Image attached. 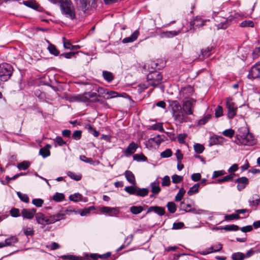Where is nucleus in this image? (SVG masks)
Here are the masks:
<instances>
[{"mask_svg":"<svg viewBox=\"0 0 260 260\" xmlns=\"http://www.w3.org/2000/svg\"><path fill=\"white\" fill-rule=\"evenodd\" d=\"M49 217L51 219V224H53L56 222L59 221L61 220H64L66 218V213H63L62 210H60L53 214H50Z\"/></svg>","mask_w":260,"mask_h":260,"instance_id":"ddd939ff","label":"nucleus"},{"mask_svg":"<svg viewBox=\"0 0 260 260\" xmlns=\"http://www.w3.org/2000/svg\"><path fill=\"white\" fill-rule=\"evenodd\" d=\"M59 257L62 260H82V257L81 255H76L70 253L61 255Z\"/></svg>","mask_w":260,"mask_h":260,"instance_id":"dca6fc26","label":"nucleus"},{"mask_svg":"<svg viewBox=\"0 0 260 260\" xmlns=\"http://www.w3.org/2000/svg\"><path fill=\"white\" fill-rule=\"evenodd\" d=\"M222 248V245L219 242L217 244L211 245L210 247L207 248L204 250L198 251V253L202 255H206L210 253L220 252Z\"/></svg>","mask_w":260,"mask_h":260,"instance_id":"9d476101","label":"nucleus"},{"mask_svg":"<svg viewBox=\"0 0 260 260\" xmlns=\"http://www.w3.org/2000/svg\"><path fill=\"white\" fill-rule=\"evenodd\" d=\"M225 174V173L223 170L215 171L213 172L212 178L214 179L218 177L222 176Z\"/></svg>","mask_w":260,"mask_h":260,"instance_id":"e2e57ef3","label":"nucleus"},{"mask_svg":"<svg viewBox=\"0 0 260 260\" xmlns=\"http://www.w3.org/2000/svg\"><path fill=\"white\" fill-rule=\"evenodd\" d=\"M85 128L88 131V133L92 134L94 137H97L99 136V133L93 128L91 125L86 124L85 126Z\"/></svg>","mask_w":260,"mask_h":260,"instance_id":"a18cd8bd","label":"nucleus"},{"mask_svg":"<svg viewBox=\"0 0 260 260\" xmlns=\"http://www.w3.org/2000/svg\"><path fill=\"white\" fill-rule=\"evenodd\" d=\"M200 187V184H195L193 186L190 188L188 191V195H191L192 194L197 193L198 192L199 188Z\"/></svg>","mask_w":260,"mask_h":260,"instance_id":"49530a36","label":"nucleus"},{"mask_svg":"<svg viewBox=\"0 0 260 260\" xmlns=\"http://www.w3.org/2000/svg\"><path fill=\"white\" fill-rule=\"evenodd\" d=\"M260 77V62L256 63L253 66L249 71L248 78L253 79Z\"/></svg>","mask_w":260,"mask_h":260,"instance_id":"f8f14e48","label":"nucleus"},{"mask_svg":"<svg viewBox=\"0 0 260 260\" xmlns=\"http://www.w3.org/2000/svg\"><path fill=\"white\" fill-rule=\"evenodd\" d=\"M13 68L10 64L4 63L0 64V80L2 81L8 80L13 73Z\"/></svg>","mask_w":260,"mask_h":260,"instance_id":"20e7f679","label":"nucleus"},{"mask_svg":"<svg viewBox=\"0 0 260 260\" xmlns=\"http://www.w3.org/2000/svg\"><path fill=\"white\" fill-rule=\"evenodd\" d=\"M48 50H49V52H50L51 54H53V55H55V56H57V55H58V54H59V52H58V51L57 50V49L56 48V47H55V46H54V45H53L50 44V45L48 46Z\"/></svg>","mask_w":260,"mask_h":260,"instance_id":"5fc2aeb1","label":"nucleus"},{"mask_svg":"<svg viewBox=\"0 0 260 260\" xmlns=\"http://www.w3.org/2000/svg\"><path fill=\"white\" fill-rule=\"evenodd\" d=\"M240 26L241 27H253L254 23L252 21L250 20H245L241 23Z\"/></svg>","mask_w":260,"mask_h":260,"instance_id":"13d9d810","label":"nucleus"},{"mask_svg":"<svg viewBox=\"0 0 260 260\" xmlns=\"http://www.w3.org/2000/svg\"><path fill=\"white\" fill-rule=\"evenodd\" d=\"M134 160L137 161H145L147 160V157L143 154H135L133 155Z\"/></svg>","mask_w":260,"mask_h":260,"instance_id":"37998d69","label":"nucleus"},{"mask_svg":"<svg viewBox=\"0 0 260 260\" xmlns=\"http://www.w3.org/2000/svg\"><path fill=\"white\" fill-rule=\"evenodd\" d=\"M67 175L69 177H70L71 178L76 180V181H79L81 179L82 175L80 174H75L74 172L69 171L67 173Z\"/></svg>","mask_w":260,"mask_h":260,"instance_id":"79ce46f5","label":"nucleus"},{"mask_svg":"<svg viewBox=\"0 0 260 260\" xmlns=\"http://www.w3.org/2000/svg\"><path fill=\"white\" fill-rule=\"evenodd\" d=\"M179 34L178 31H163L160 33V36L161 38H171Z\"/></svg>","mask_w":260,"mask_h":260,"instance_id":"c756f323","label":"nucleus"},{"mask_svg":"<svg viewBox=\"0 0 260 260\" xmlns=\"http://www.w3.org/2000/svg\"><path fill=\"white\" fill-rule=\"evenodd\" d=\"M150 186L151 191L152 193L157 194L160 191V188L159 187V182L158 181H156L152 183Z\"/></svg>","mask_w":260,"mask_h":260,"instance_id":"c85d7f7f","label":"nucleus"},{"mask_svg":"<svg viewBox=\"0 0 260 260\" xmlns=\"http://www.w3.org/2000/svg\"><path fill=\"white\" fill-rule=\"evenodd\" d=\"M62 14L66 17L73 20L76 18L74 6L71 0H63L60 5Z\"/></svg>","mask_w":260,"mask_h":260,"instance_id":"7ed1b4c3","label":"nucleus"},{"mask_svg":"<svg viewBox=\"0 0 260 260\" xmlns=\"http://www.w3.org/2000/svg\"><path fill=\"white\" fill-rule=\"evenodd\" d=\"M9 213L11 216L14 218L20 217L21 215V212H20V210L14 207L10 210Z\"/></svg>","mask_w":260,"mask_h":260,"instance_id":"2f4dec72","label":"nucleus"},{"mask_svg":"<svg viewBox=\"0 0 260 260\" xmlns=\"http://www.w3.org/2000/svg\"><path fill=\"white\" fill-rule=\"evenodd\" d=\"M23 4L29 8L32 9H37L38 8V4L35 1H25L23 2Z\"/></svg>","mask_w":260,"mask_h":260,"instance_id":"58836bf2","label":"nucleus"},{"mask_svg":"<svg viewBox=\"0 0 260 260\" xmlns=\"http://www.w3.org/2000/svg\"><path fill=\"white\" fill-rule=\"evenodd\" d=\"M83 196H69V200L75 203H77L79 201H84V202H86L88 201V199L87 198L83 199Z\"/></svg>","mask_w":260,"mask_h":260,"instance_id":"f704fd0d","label":"nucleus"},{"mask_svg":"<svg viewBox=\"0 0 260 260\" xmlns=\"http://www.w3.org/2000/svg\"><path fill=\"white\" fill-rule=\"evenodd\" d=\"M172 155V151L170 149H168L165 151L162 152L160 154V156L162 157L166 158L169 157Z\"/></svg>","mask_w":260,"mask_h":260,"instance_id":"69168bd1","label":"nucleus"},{"mask_svg":"<svg viewBox=\"0 0 260 260\" xmlns=\"http://www.w3.org/2000/svg\"><path fill=\"white\" fill-rule=\"evenodd\" d=\"M223 115V109L220 106H218L215 109V116L216 117H219Z\"/></svg>","mask_w":260,"mask_h":260,"instance_id":"680f3d73","label":"nucleus"},{"mask_svg":"<svg viewBox=\"0 0 260 260\" xmlns=\"http://www.w3.org/2000/svg\"><path fill=\"white\" fill-rule=\"evenodd\" d=\"M98 0H80V8L82 11L85 12L89 7H95V3Z\"/></svg>","mask_w":260,"mask_h":260,"instance_id":"4468645a","label":"nucleus"},{"mask_svg":"<svg viewBox=\"0 0 260 260\" xmlns=\"http://www.w3.org/2000/svg\"><path fill=\"white\" fill-rule=\"evenodd\" d=\"M118 96H120V94L117 92L114 91L108 90L107 92H106V95L105 96H104V98L106 99H110Z\"/></svg>","mask_w":260,"mask_h":260,"instance_id":"e433bc0d","label":"nucleus"},{"mask_svg":"<svg viewBox=\"0 0 260 260\" xmlns=\"http://www.w3.org/2000/svg\"><path fill=\"white\" fill-rule=\"evenodd\" d=\"M50 214L45 215L42 212H38L36 214V220L38 224L41 225V228L44 229L46 225L51 224Z\"/></svg>","mask_w":260,"mask_h":260,"instance_id":"0eeeda50","label":"nucleus"},{"mask_svg":"<svg viewBox=\"0 0 260 260\" xmlns=\"http://www.w3.org/2000/svg\"><path fill=\"white\" fill-rule=\"evenodd\" d=\"M183 210L186 212L193 211L196 214H201L202 213H209L210 214H212L213 213V212H210L208 210L200 209L197 210L194 208H190L189 209H185Z\"/></svg>","mask_w":260,"mask_h":260,"instance_id":"cd10ccee","label":"nucleus"},{"mask_svg":"<svg viewBox=\"0 0 260 260\" xmlns=\"http://www.w3.org/2000/svg\"><path fill=\"white\" fill-rule=\"evenodd\" d=\"M126 191L129 194L137 193V195H147L148 193V190L146 188L139 189L133 186H128L125 188Z\"/></svg>","mask_w":260,"mask_h":260,"instance_id":"9b49d317","label":"nucleus"},{"mask_svg":"<svg viewBox=\"0 0 260 260\" xmlns=\"http://www.w3.org/2000/svg\"><path fill=\"white\" fill-rule=\"evenodd\" d=\"M5 242L6 246H11L13 243H17L18 242V239L16 236L11 235L5 240Z\"/></svg>","mask_w":260,"mask_h":260,"instance_id":"393cba45","label":"nucleus"},{"mask_svg":"<svg viewBox=\"0 0 260 260\" xmlns=\"http://www.w3.org/2000/svg\"><path fill=\"white\" fill-rule=\"evenodd\" d=\"M139 35V32L138 30H136L133 33V34L131 36L124 38L122 40V42L124 44L133 42L137 40Z\"/></svg>","mask_w":260,"mask_h":260,"instance_id":"f3484780","label":"nucleus"},{"mask_svg":"<svg viewBox=\"0 0 260 260\" xmlns=\"http://www.w3.org/2000/svg\"><path fill=\"white\" fill-rule=\"evenodd\" d=\"M44 203V200L41 198L34 199L32 201V204L37 207H42Z\"/></svg>","mask_w":260,"mask_h":260,"instance_id":"8fccbe9b","label":"nucleus"},{"mask_svg":"<svg viewBox=\"0 0 260 260\" xmlns=\"http://www.w3.org/2000/svg\"><path fill=\"white\" fill-rule=\"evenodd\" d=\"M166 207L170 213H174L177 210L176 205L173 201L168 202Z\"/></svg>","mask_w":260,"mask_h":260,"instance_id":"473e14b6","label":"nucleus"},{"mask_svg":"<svg viewBox=\"0 0 260 260\" xmlns=\"http://www.w3.org/2000/svg\"><path fill=\"white\" fill-rule=\"evenodd\" d=\"M126 180L133 185L136 184L135 178L133 173L130 171H126L124 173Z\"/></svg>","mask_w":260,"mask_h":260,"instance_id":"a878e982","label":"nucleus"},{"mask_svg":"<svg viewBox=\"0 0 260 260\" xmlns=\"http://www.w3.org/2000/svg\"><path fill=\"white\" fill-rule=\"evenodd\" d=\"M209 20H202L200 17H197L193 22V24L196 26L201 27L205 25L206 22Z\"/></svg>","mask_w":260,"mask_h":260,"instance_id":"72a5a7b5","label":"nucleus"},{"mask_svg":"<svg viewBox=\"0 0 260 260\" xmlns=\"http://www.w3.org/2000/svg\"><path fill=\"white\" fill-rule=\"evenodd\" d=\"M51 147L50 144H46L44 148L40 149L39 153L43 157L45 158L49 156L50 154L49 149Z\"/></svg>","mask_w":260,"mask_h":260,"instance_id":"412c9836","label":"nucleus"},{"mask_svg":"<svg viewBox=\"0 0 260 260\" xmlns=\"http://www.w3.org/2000/svg\"><path fill=\"white\" fill-rule=\"evenodd\" d=\"M63 46L66 49L70 50H75L80 48V46L79 45H72L70 42L67 40L65 38H63Z\"/></svg>","mask_w":260,"mask_h":260,"instance_id":"b1692460","label":"nucleus"},{"mask_svg":"<svg viewBox=\"0 0 260 260\" xmlns=\"http://www.w3.org/2000/svg\"><path fill=\"white\" fill-rule=\"evenodd\" d=\"M150 129L153 130H157L161 132H163L164 131V129L162 127V125L161 123H157L153 124L150 126L149 128Z\"/></svg>","mask_w":260,"mask_h":260,"instance_id":"603ef678","label":"nucleus"},{"mask_svg":"<svg viewBox=\"0 0 260 260\" xmlns=\"http://www.w3.org/2000/svg\"><path fill=\"white\" fill-rule=\"evenodd\" d=\"M196 104V100L193 99L185 100L182 106L178 102L173 101L171 106L174 120L181 123L190 121L191 119L188 117V115H193Z\"/></svg>","mask_w":260,"mask_h":260,"instance_id":"f257e3e1","label":"nucleus"},{"mask_svg":"<svg viewBox=\"0 0 260 260\" xmlns=\"http://www.w3.org/2000/svg\"><path fill=\"white\" fill-rule=\"evenodd\" d=\"M166 137L164 135H157L156 137L151 139V140L157 145H159L161 142L165 141Z\"/></svg>","mask_w":260,"mask_h":260,"instance_id":"c9c22d12","label":"nucleus"},{"mask_svg":"<svg viewBox=\"0 0 260 260\" xmlns=\"http://www.w3.org/2000/svg\"><path fill=\"white\" fill-rule=\"evenodd\" d=\"M103 76L105 80L109 82L112 81L114 79L112 74L111 72L108 71H103Z\"/></svg>","mask_w":260,"mask_h":260,"instance_id":"ea45409f","label":"nucleus"},{"mask_svg":"<svg viewBox=\"0 0 260 260\" xmlns=\"http://www.w3.org/2000/svg\"><path fill=\"white\" fill-rule=\"evenodd\" d=\"M243 217H240L236 213L230 214H225L224 216V220L226 221H231L234 220H239L242 219Z\"/></svg>","mask_w":260,"mask_h":260,"instance_id":"4be33fe9","label":"nucleus"},{"mask_svg":"<svg viewBox=\"0 0 260 260\" xmlns=\"http://www.w3.org/2000/svg\"><path fill=\"white\" fill-rule=\"evenodd\" d=\"M171 180L168 176H165L162 178V186H169L170 184Z\"/></svg>","mask_w":260,"mask_h":260,"instance_id":"4d7b16f0","label":"nucleus"},{"mask_svg":"<svg viewBox=\"0 0 260 260\" xmlns=\"http://www.w3.org/2000/svg\"><path fill=\"white\" fill-rule=\"evenodd\" d=\"M30 166V162L28 161H23L17 165V168L20 170H25Z\"/></svg>","mask_w":260,"mask_h":260,"instance_id":"a19ab883","label":"nucleus"},{"mask_svg":"<svg viewBox=\"0 0 260 260\" xmlns=\"http://www.w3.org/2000/svg\"><path fill=\"white\" fill-rule=\"evenodd\" d=\"M96 96V93L86 92L83 94H77L71 97L70 101L71 102L90 103V98H93Z\"/></svg>","mask_w":260,"mask_h":260,"instance_id":"423d86ee","label":"nucleus"},{"mask_svg":"<svg viewBox=\"0 0 260 260\" xmlns=\"http://www.w3.org/2000/svg\"><path fill=\"white\" fill-rule=\"evenodd\" d=\"M77 214H79L81 216H87L89 214V212H88V210H87L86 208H84L83 209H79L78 211H77Z\"/></svg>","mask_w":260,"mask_h":260,"instance_id":"0e129e2a","label":"nucleus"},{"mask_svg":"<svg viewBox=\"0 0 260 260\" xmlns=\"http://www.w3.org/2000/svg\"><path fill=\"white\" fill-rule=\"evenodd\" d=\"M66 196H50V201H54L55 202H61L64 201H66Z\"/></svg>","mask_w":260,"mask_h":260,"instance_id":"de8ad7c7","label":"nucleus"},{"mask_svg":"<svg viewBox=\"0 0 260 260\" xmlns=\"http://www.w3.org/2000/svg\"><path fill=\"white\" fill-rule=\"evenodd\" d=\"M172 182L174 183H178L180 182L183 180V177L177 175H174L172 177Z\"/></svg>","mask_w":260,"mask_h":260,"instance_id":"052dcab7","label":"nucleus"},{"mask_svg":"<svg viewBox=\"0 0 260 260\" xmlns=\"http://www.w3.org/2000/svg\"><path fill=\"white\" fill-rule=\"evenodd\" d=\"M23 234L26 236H33L35 234V231L33 228H23L22 229Z\"/></svg>","mask_w":260,"mask_h":260,"instance_id":"4c0bfd02","label":"nucleus"},{"mask_svg":"<svg viewBox=\"0 0 260 260\" xmlns=\"http://www.w3.org/2000/svg\"><path fill=\"white\" fill-rule=\"evenodd\" d=\"M194 149L196 153H201L204 150V147L203 145L200 144H196L194 145Z\"/></svg>","mask_w":260,"mask_h":260,"instance_id":"864d4df0","label":"nucleus"},{"mask_svg":"<svg viewBox=\"0 0 260 260\" xmlns=\"http://www.w3.org/2000/svg\"><path fill=\"white\" fill-rule=\"evenodd\" d=\"M244 253L242 252H234L231 255L232 260H244Z\"/></svg>","mask_w":260,"mask_h":260,"instance_id":"7c9ffc66","label":"nucleus"},{"mask_svg":"<svg viewBox=\"0 0 260 260\" xmlns=\"http://www.w3.org/2000/svg\"><path fill=\"white\" fill-rule=\"evenodd\" d=\"M50 249L54 250L59 249L60 247V245L55 242H52L49 245Z\"/></svg>","mask_w":260,"mask_h":260,"instance_id":"774afa93","label":"nucleus"},{"mask_svg":"<svg viewBox=\"0 0 260 260\" xmlns=\"http://www.w3.org/2000/svg\"><path fill=\"white\" fill-rule=\"evenodd\" d=\"M153 212L159 216L165 215L169 218V215L166 213V209L164 207L159 206L157 205H152L147 208L146 214Z\"/></svg>","mask_w":260,"mask_h":260,"instance_id":"1a4fd4ad","label":"nucleus"},{"mask_svg":"<svg viewBox=\"0 0 260 260\" xmlns=\"http://www.w3.org/2000/svg\"><path fill=\"white\" fill-rule=\"evenodd\" d=\"M222 134L224 136L231 138L234 135V131L232 129H226L222 132Z\"/></svg>","mask_w":260,"mask_h":260,"instance_id":"6e6d98bb","label":"nucleus"},{"mask_svg":"<svg viewBox=\"0 0 260 260\" xmlns=\"http://www.w3.org/2000/svg\"><path fill=\"white\" fill-rule=\"evenodd\" d=\"M240 226L237 224H231L224 226L223 230L225 232H236L239 231Z\"/></svg>","mask_w":260,"mask_h":260,"instance_id":"bb28decb","label":"nucleus"},{"mask_svg":"<svg viewBox=\"0 0 260 260\" xmlns=\"http://www.w3.org/2000/svg\"><path fill=\"white\" fill-rule=\"evenodd\" d=\"M21 216L23 219L31 220L34 218L33 214L28 209L23 208L21 210Z\"/></svg>","mask_w":260,"mask_h":260,"instance_id":"5701e85b","label":"nucleus"},{"mask_svg":"<svg viewBox=\"0 0 260 260\" xmlns=\"http://www.w3.org/2000/svg\"><path fill=\"white\" fill-rule=\"evenodd\" d=\"M239 230H240L242 233H247L252 231L253 227L252 225H247L242 228L240 227Z\"/></svg>","mask_w":260,"mask_h":260,"instance_id":"3c124183","label":"nucleus"},{"mask_svg":"<svg viewBox=\"0 0 260 260\" xmlns=\"http://www.w3.org/2000/svg\"><path fill=\"white\" fill-rule=\"evenodd\" d=\"M260 55V48L256 47L252 52V55L253 59H256Z\"/></svg>","mask_w":260,"mask_h":260,"instance_id":"bf43d9fd","label":"nucleus"},{"mask_svg":"<svg viewBox=\"0 0 260 260\" xmlns=\"http://www.w3.org/2000/svg\"><path fill=\"white\" fill-rule=\"evenodd\" d=\"M120 207H112L103 206L99 207V211L106 216L120 218L118 216L120 213Z\"/></svg>","mask_w":260,"mask_h":260,"instance_id":"39448f33","label":"nucleus"},{"mask_svg":"<svg viewBox=\"0 0 260 260\" xmlns=\"http://www.w3.org/2000/svg\"><path fill=\"white\" fill-rule=\"evenodd\" d=\"M255 253V251L254 250L253 248H250L249 250H247L246 253H244V258H247L251 256H252Z\"/></svg>","mask_w":260,"mask_h":260,"instance_id":"338daca9","label":"nucleus"},{"mask_svg":"<svg viewBox=\"0 0 260 260\" xmlns=\"http://www.w3.org/2000/svg\"><path fill=\"white\" fill-rule=\"evenodd\" d=\"M226 107L228 109V117L230 119L233 118L236 115L237 110V107L235 103L232 101L231 98H228L226 100Z\"/></svg>","mask_w":260,"mask_h":260,"instance_id":"6e6552de","label":"nucleus"},{"mask_svg":"<svg viewBox=\"0 0 260 260\" xmlns=\"http://www.w3.org/2000/svg\"><path fill=\"white\" fill-rule=\"evenodd\" d=\"M148 79L152 80V81L149 83L152 86H156L160 83L162 79V76L157 72H154L148 76Z\"/></svg>","mask_w":260,"mask_h":260,"instance_id":"2eb2a0df","label":"nucleus"},{"mask_svg":"<svg viewBox=\"0 0 260 260\" xmlns=\"http://www.w3.org/2000/svg\"><path fill=\"white\" fill-rule=\"evenodd\" d=\"M147 207L146 205L142 206H132L129 208L130 212L134 215H137L141 213L143 210H144V207Z\"/></svg>","mask_w":260,"mask_h":260,"instance_id":"aec40b11","label":"nucleus"},{"mask_svg":"<svg viewBox=\"0 0 260 260\" xmlns=\"http://www.w3.org/2000/svg\"><path fill=\"white\" fill-rule=\"evenodd\" d=\"M184 224L181 221H175L173 223L172 228V230H180L184 227Z\"/></svg>","mask_w":260,"mask_h":260,"instance_id":"09e8293b","label":"nucleus"},{"mask_svg":"<svg viewBox=\"0 0 260 260\" xmlns=\"http://www.w3.org/2000/svg\"><path fill=\"white\" fill-rule=\"evenodd\" d=\"M138 148V145L134 142H132L125 150V156L128 157L133 154Z\"/></svg>","mask_w":260,"mask_h":260,"instance_id":"a211bd4d","label":"nucleus"},{"mask_svg":"<svg viewBox=\"0 0 260 260\" xmlns=\"http://www.w3.org/2000/svg\"><path fill=\"white\" fill-rule=\"evenodd\" d=\"M229 25V21L226 19H224L222 21L219 23L216 24L217 29H225L228 27Z\"/></svg>","mask_w":260,"mask_h":260,"instance_id":"c03bdc74","label":"nucleus"},{"mask_svg":"<svg viewBox=\"0 0 260 260\" xmlns=\"http://www.w3.org/2000/svg\"><path fill=\"white\" fill-rule=\"evenodd\" d=\"M236 137L239 142L243 145H252L255 143L253 136L248 133L246 128L239 129Z\"/></svg>","mask_w":260,"mask_h":260,"instance_id":"f03ea898","label":"nucleus"},{"mask_svg":"<svg viewBox=\"0 0 260 260\" xmlns=\"http://www.w3.org/2000/svg\"><path fill=\"white\" fill-rule=\"evenodd\" d=\"M238 183L237 187L239 190L243 189L248 183V179L245 177L239 178L236 180Z\"/></svg>","mask_w":260,"mask_h":260,"instance_id":"6ab92c4d","label":"nucleus"}]
</instances>
